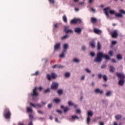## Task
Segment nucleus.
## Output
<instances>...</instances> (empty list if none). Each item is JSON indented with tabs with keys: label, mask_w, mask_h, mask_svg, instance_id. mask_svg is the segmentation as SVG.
I'll use <instances>...</instances> for the list:
<instances>
[{
	"label": "nucleus",
	"mask_w": 125,
	"mask_h": 125,
	"mask_svg": "<svg viewBox=\"0 0 125 125\" xmlns=\"http://www.w3.org/2000/svg\"><path fill=\"white\" fill-rule=\"evenodd\" d=\"M102 58H105L106 60L110 59V57L108 55H105L102 52H99L97 54V57L94 60V62H98V63H101L102 62Z\"/></svg>",
	"instance_id": "obj_1"
},
{
	"label": "nucleus",
	"mask_w": 125,
	"mask_h": 125,
	"mask_svg": "<svg viewBox=\"0 0 125 125\" xmlns=\"http://www.w3.org/2000/svg\"><path fill=\"white\" fill-rule=\"evenodd\" d=\"M116 76L118 78H120V81L118 82L119 85H124L125 83V75L123 73H116Z\"/></svg>",
	"instance_id": "obj_2"
},
{
	"label": "nucleus",
	"mask_w": 125,
	"mask_h": 125,
	"mask_svg": "<svg viewBox=\"0 0 125 125\" xmlns=\"http://www.w3.org/2000/svg\"><path fill=\"white\" fill-rule=\"evenodd\" d=\"M3 116L6 120H9L10 117H11V112L9 109L5 108L3 112Z\"/></svg>",
	"instance_id": "obj_3"
},
{
	"label": "nucleus",
	"mask_w": 125,
	"mask_h": 125,
	"mask_svg": "<svg viewBox=\"0 0 125 125\" xmlns=\"http://www.w3.org/2000/svg\"><path fill=\"white\" fill-rule=\"evenodd\" d=\"M57 77V76L54 73H52L51 76L49 74H47L46 76L47 79L48 80V81L51 80V79H56Z\"/></svg>",
	"instance_id": "obj_4"
},
{
	"label": "nucleus",
	"mask_w": 125,
	"mask_h": 125,
	"mask_svg": "<svg viewBox=\"0 0 125 125\" xmlns=\"http://www.w3.org/2000/svg\"><path fill=\"white\" fill-rule=\"evenodd\" d=\"M82 20L80 19H74L70 21V24H77V23H81Z\"/></svg>",
	"instance_id": "obj_5"
},
{
	"label": "nucleus",
	"mask_w": 125,
	"mask_h": 125,
	"mask_svg": "<svg viewBox=\"0 0 125 125\" xmlns=\"http://www.w3.org/2000/svg\"><path fill=\"white\" fill-rule=\"evenodd\" d=\"M58 83L56 82H53L51 86V88L52 89H57V88H58Z\"/></svg>",
	"instance_id": "obj_6"
},
{
	"label": "nucleus",
	"mask_w": 125,
	"mask_h": 125,
	"mask_svg": "<svg viewBox=\"0 0 125 125\" xmlns=\"http://www.w3.org/2000/svg\"><path fill=\"white\" fill-rule=\"evenodd\" d=\"M31 96H38L39 95V93L37 92V87H35V88L33 90V92L31 94Z\"/></svg>",
	"instance_id": "obj_7"
},
{
	"label": "nucleus",
	"mask_w": 125,
	"mask_h": 125,
	"mask_svg": "<svg viewBox=\"0 0 125 125\" xmlns=\"http://www.w3.org/2000/svg\"><path fill=\"white\" fill-rule=\"evenodd\" d=\"M64 30L65 33H66V34H69V33H73L72 30L69 29V26L64 27Z\"/></svg>",
	"instance_id": "obj_8"
},
{
	"label": "nucleus",
	"mask_w": 125,
	"mask_h": 125,
	"mask_svg": "<svg viewBox=\"0 0 125 125\" xmlns=\"http://www.w3.org/2000/svg\"><path fill=\"white\" fill-rule=\"evenodd\" d=\"M61 46V44H60V43H56L55 45H54V50H58V49L60 48Z\"/></svg>",
	"instance_id": "obj_9"
},
{
	"label": "nucleus",
	"mask_w": 125,
	"mask_h": 125,
	"mask_svg": "<svg viewBox=\"0 0 125 125\" xmlns=\"http://www.w3.org/2000/svg\"><path fill=\"white\" fill-rule=\"evenodd\" d=\"M104 13L106 17H109V13H108V10H110V7H107L104 9Z\"/></svg>",
	"instance_id": "obj_10"
},
{
	"label": "nucleus",
	"mask_w": 125,
	"mask_h": 125,
	"mask_svg": "<svg viewBox=\"0 0 125 125\" xmlns=\"http://www.w3.org/2000/svg\"><path fill=\"white\" fill-rule=\"evenodd\" d=\"M74 31L77 34H81V33H82V28L80 27L75 28L74 29Z\"/></svg>",
	"instance_id": "obj_11"
},
{
	"label": "nucleus",
	"mask_w": 125,
	"mask_h": 125,
	"mask_svg": "<svg viewBox=\"0 0 125 125\" xmlns=\"http://www.w3.org/2000/svg\"><path fill=\"white\" fill-rule=\"evenodd\" d=\"M118 32L115 30L112 33H111V36L112 38H117L118 37Z\"/></svg>",
	"instance_id": "obj_12"
},
{
	"label": "nucleus",
	"mask_w": 125,
	"mask_h": 125,
	"mask_svg": "<svg viewBox=\"0 0 125 125\" xmlns=\"http://www.w3.org/2000/svg\"><path fill=\"white\" fill-rule=\"evenodd\" d=\"M68 47H69V46L67 45V44H64L63 46V51L66 52L67 49H68Z\"/></svg>",
	"instance_id": "obj_13"
},
{
	"label": "nucleus",
	"mask_w": 125,
	"mask_h": 125,
	"mask_svg": "<svg viewBox=\"0 0 125 125\" xmlns=\"http://www.w3.org/2000/svg\"><path fill=\"white\" fill-rule=\"evenodd\" d=\"M94 33H96V34H98V35H100V34H101V33H102V31H101V30H99L97 28H95L94 29Z\"/></svg>",
	"instance_id": "obj_14"
},
{
	"label": "nucleus",
	"mask_w": 125,
	"mask_h": 125,
	"mask_svg": "<svg viewBox=\"0 0 125 125\" xmlns=\"http://www.w3.org/2000/svg\"><path fill=\"white\" fill-rule=\"evenodd\" d=\"M95 92H96V93H100V94H102V93H103V90L99 89H96L95 90Z\"/></svg>",
	"instance_id": "obj_15"
},
{
	"label": "nucleus",
	"mask_w": 125,
	"mask_h": 125,
	"mask_svg": "<svg viewBox=\"0 0 125 125\" xmlns=\"http://www.w3.org/2000/svg\"><path fill=\"white\" fill-rule=\"evenodd\" d=\"M87 117H92L93 116V112H92L91 111H89L87 112Z\"/></svg>",
	"instance_id": "obj_16"
},
{
	"label": "nucleus",
	"mask_w": 125,
	"mask_h": 125,
	"mask_svg": "<svg viewBox=\"0 0 125 125\" xmlns=\"http://www.w3.org/2000/svg\"><path fill=\"white\" fill-rule=\"evenodd\" d=\"M97 49L98 50H100V49H101V44L99 42H97Z\"/></svg>",
	"instance_id": "obj_17"
},
{
	"label": "nucleus",
	"mask_w": 125,
	"mask_h": 125,
	"mask_svg": "<svg viewBox=\"0 0 125 125\" xmlns=\"http://www.w3.org/2000/svg\"><path fill=\"white\" fill-rule=\"evenodd\" d=\"M90 45L91 46V47L94 48V47H95V42L93 41L90 42Z\"/></svg>",
	"instance_id": "obj_18"
},
{
	"label": "nucleus",
	"mask_w": 125,
	"mask_h": 125,
	"mask_svg": "<svg viewBox=\"0 0 125 125\" xmlns=\"http://www.w3.org/2000/svg\"><path fill=\"white\" fill-rule=\"evenodd\" d=\"M97 20L94 18H92L91 19V22L94 24V23H96Z\"/></svg>",
	"instance_id": "obj_19"
},
{
	"label": "nucleus",
	"mask_w": 125,
	"mask_h": 125,
	"mask_svg": "<svg viewBox=\"0 0 125 125\" xmlns=\"http://www.w3.org/2000/svg\"><path fill=\"white\" fill-rule=\"evenodd\" d=\"M122 115L118 114L116 116H115V119L116 120H120L122 118Z\"/></svg>",
	"instance_id": "obj_20"
},
{
	"label": "nucleus",
	"mask_w": 125,
	"mask_h": 125,
	"mask_svg": "<svg viewBox=\"0 0 125 125\" xmlns=\"http://www.w3.org/2000/svg\"><path fill=\"white\" fill-rule=\"evenodd\" d=\"M63 21L64 22V23H67V17H66V15H64L62 17Z\"/></svg>",
	"instance_id": "obj_21"
},
{
	"label": "nucleus",
	"mask_w": 125,
	"mask_h": 125,
	"mask_svg": "<svg viewBox=\"0 0 125 125\" xmlns=\"http://www.w3.org/2000/svg\"><path fill=\"white\" fill-rule=\"evenodd\" d=\"M70 110V108L68 107H65L64 108V109H63V112L64 113H67V112H68V111H69Z\"/></svg>",
	"instance_id": "obj_22"
},
{
	"label": "nucleus",
	"mask_w": 125,
	"mask_h": 125,
	"mask_svg": "<svg viewBox=\"0 0 125 125\" xmlns=\"http://www.w3.org/2000/svg\"><path fill=\"white\" fill-rule=\"evenodd\" d=\"M53 102H55V103H56L57 104L58 103H59V102H60V99H55L53 100Z\"/></svg>",
	"instance_id": "obj_23"
},
{
	"label": "nucleus",
	"mask_w": 125,
	"mask_h": 125,
	"mask_svg": "<svg viewBox=\"0 0 125 125\" xmlns=\"http://www.w3.org/2000/svg\"><path fill=\"white\" fill-rule=\"evenodd\" d=\"M109 68H110V71L112 73H113V72L115 71V68L113 66H110Z\"/></svg>",
	"instance_id": "obj_24"
},
{
	"label": "nucleus",
	"mask_w": 125,
	"mask_h": 125,
	"mask_svg": "<svg viewBox=\"0 0 125 125\" xmlns=\"http://www.w3.org/2000/svg\"><path fill=\"white\" fill-rule=\"evenodd\" d=\"M27 112H28V113H30L31 112H33V109H32L31 107H28L27 108Z\"/></svg>",
	"instance_id": "obj_25"
},
{
	"label": "nucleus",
	"mask_w": 125,
	"mask_h": 125,
	"mask_svg": "<svg viewBox=\"0 0 125 125\" xmlns=\"http://www.w3.org/2000/svg\"><path fill=\"white\" fill-rule=\"evenodd\" d=\"M115 16L116 17H123V15L122 14H119V13H115Z\"/></svg>",
	"instance_id": "obj_26"
},
{
	"label": "nucleus",
	"mask_w": 125,
	"mask_h": 125,
	"mask_svg": "<svg viewBox=\"0 0 125 125\" xmlns=\"http://www.w3.org/2000/svg\"><path fill=\"white\" fill-rule=\"evenodd\" d=\"M117 58L118 59V60H122V59H123V57H122V55H118Z\"/></svg>",
	"instance_id": "obj_27"
},
{
	"label": "nucleus",
	"mask_w": 125,
	"mask_h": 125,
	"mask_svg": "<svg viewBox=\"0 0 125 125\" xmlns=\"http://www.w3.org/2000/svg\"><path fill=\"white\" fill-rule=\"evenodd\" d=\"M109 13L112 15H113V14H115L116 15V12L112 10L109 11Z\"/></svg>",
	"instance_id": "obj_28"
},
{
	"label": "nucleus",
	"mask_w": 125,
	"mask_h": 125,
	"mask_svg": "<svg viewBox=\"0 0 125 125\" xmlns=\"http://www.w3.org/2000/svg\"><path fill=\"white\" fill-rule=\"evenodd\" d=\"M112 92H111V91H108L106 92L105 94L106 96H110L111 95V94Z\"/></svg>",
	"instance_id": "obj_29"
},
{
	"label": "nucleus",
	"mask_w": 125,
	"mask_h": 125,
	"mask_svg": "<svg viewBox=\"0 0 125 125\" xmlns=\"http://www.w3.org/2000/svg\"><path fill=\"white\" fill-rule=\"evenodd\" d=\"M86 122L87 125H89V123L90 122V117L87 116Z\"/></svg>",
	"instance_id": "obj_30"
},
{
	"label": "nucleus",
	"mask_w": 125,
	"mask_h": 125,
	"mask_svg": "<svg viewBox=\"0 0 125 125\" xmlns=\"http://www.w3.org/2000/svg\"><path fill=\"white\" fill-rule=\"evenodd\" d=\"M65 52H64V51H62V54L61 55H60V57H62V58L64 57V55Z\"/></svg>",
	"instance_id": "obj_31"
},
{
	"label": "nucleus",
	"mask_w": 125,
	"mask_h": 125,
	"mask_svg": "<svg viewBox=\"0 0 125 125\" xmlns=\"http://www.w3.org/2000/svg\"><path fill=\"white\" fill-rule=\"evenodd\" d=\"M103 80L105 81V82H106V81L108 80V78H107V76L106 75H104L103 76Z\"/></svg>",
	"instance_id": "obj_32"
},
{
	"label": "nucleus",
	"mask_w": 125,
	"mask_h": 125,
	"mask_svg": "<svg viewBox=\"0 0 125 125\" xmlns=\"http://www.w3.org/2000/svg\"><path fill=\"white\" fill-rule=\"evenodd\" d=\"M70 76V73L67 72L65 74V78H69V77Z\"/></svg>",
	"instance_id": "obj_33"
},
{
	"label": "nucleus",
	"mask_w": 125,
	"mask_h": 125,
	"mask_svg": "<svg viewBox=\"0 0 125 125\" xmlns=\"http://www.w3.org/2000/svg\"><path fill=\"white\" fill-rule=\"evenodd\" d=\"M68 38V35H65L61 38V40L63 41V40H65V39H67Z\"/></svg>",
	"instance_id": "obj_34"
},
{
	"label": "nucleus",
	"mask_w": 125,
	"mask_h": 125,
	"mask_svg": "<svg viewBox=\"0 0 125 125\" xmlns=\"http://www.w3.org/2000/svg\"><path fill=\"white\" fill-rule=\"evenodd\" d=\"M68 106H74V103L71 101L68 102Z\"/></svg>",
	"instance_id": "obj_35"
},
{
	"label": "nucleus",
	"mask_w": 125,
	"mask_h": 125,
	"mask_svg": "<svg viewBox=\"0 0 125 125\" xmlns=\"http://www.w3.org/2000/svg\"><path fill=\"white\" fill-rule=\"evenodd\" d=\"M30 105L34 107V108H36L37 107V104H32V103H30Z\"/></svg>",
	"instance_id": "obj_36"
},
{
	"label": "nucleus",
	"mask_w": 125,
	"mask_h": 125,
	"mask_svg": "<svg viewBox=\"0 0 125 125\" xmlns=\"http://www.w3.org/2000/svg\"><path fill=\"white\" fill-rule=\"evenodd\" d=\"M108 53H109V55H110V56H113V55L114 54V52H113V51H109Z\"/></svg>",
	"instance_id": "obj_37"
},
{
	"label": "nucleus",
	"mask_w": 125,
	"mask_h": 125,
	"mask_svg": "<svg viewBox=\"0 0 125 125\" xmlns=\"http://www.w3.org/2000/svg\"><path fill=\"white\" fill-rule=\"evenodd\" d=\"M119 12L120 13H121V14H125V11H124V10H120Z\"/></svg>",
	"instance_id": "obj_38"
},
{
	"label": "nucleus",
	"mask_w": 125,
	"mask_h": 125,
	"mask_svg": "<svg viewBox=\"0 0 125 125\" xmlns=\"http://www.w3.org/2000/svg\"><path fill=\"white\" fill-rule=\"evenodd\" d=\"M72 119L73 120H75V119H79V117H78L76 115H73L72 116Z\"/></svg>",
	"instance_id": "obj_39"
},
{
	"label": "nucleus",
	"mask_w": 125,
	"mask_h": 125,
	"mask_svg": "<svg viewBox=\"0 0 125 125\" xmlns=\"http://www.w3.org/2000/svg\"><path fill=\"white\" fill-rule=\"evenodd\" d=\"M57 92L59 94H62L63 91L62 90H59Z\"/></svg>",
	"instance_id": "obj_40"
},
{
	"label": "nucleus",
	"mask_w": 125,
	"mask_h": 125,
	"mask_svg": "<svg viewBox=\"0 0 125 125\" xmlns=\"http://www.w3.org/2000/svg\"><path fill=\"white\" fill-rule=\"evenodd\" d=\"M73 61L75 62L76 63H79L80 62V60L77 59H74Z\"/></svg>",
	"instance_id": "obj_41"
},
{
	"label": "nucleus",
	"mask_w": 125,
	"mask_h": 125,
	"mask_svg": "<svg viewBox=\"0 0 125 125\" xmlns=\"http://www.w3.org/2000/svg\"><path fill=\"white\" fill-rule=\"evenodd\" d=\"M33 119H34V117L33 116V115L29 114V119L33 120Z\"/></svg>",
	"instance_id": "obj_42"
},
{
	"label": "nucleus",
	"mask_w": 125,
	"mask_h": 125,
	"mask_svg": "<svg viewBox=\"0 0 125 125\" xmlns=\"http://www.w3.org/2000/svg\"><path fill=\"white\" fill-rule=\"evenodd\" d=\"M58 27H59V26L58 25V24H57V23H55L54 25V28H58Z\"/></svg>",
	"instance_id": "obj_43"
},
{
	"label": "nucleus",
	"mask_w": 125,
	"mask_h": 125,
	"mask_svg": "<svg viewBox=\"0 0 125 125\" xmlns=\"http://www.w3.org/2000/svg\"><path fill=\"white\" fill-rule=\"evenodd\" d=\"M106 64H103L101 66V69H104V68H106Z\"/></svg>",
	"instance_id": "obj_44"
},
{
	"label": "nucleus",
	"mask_w": 125,
	"mask_h": 125,
	"mask_svg": "<svg viewBox=\"0 0 125 125\" xmlns=\"http://www.w3.org/2000/svg\"><path fill=\"white\" fill-rule=\"evenodd\" d=\"M37 107H39V108H42V105L39 104H37Z\"/></svg>",
	"instance_id": "obj_45"
},
{
	"label": "nucleus",
	"mask_w": 125,
	"mask_h": 125,
	"mask_svg": "<svg viewBox=\"0 0 125 125\" xmlns=\"http://www.w3.org/2000/svg\"><path fill=\"white\" fill-rule=\"evenodd\" d=\"M53 69H55V68H58V65L55 64L52 66Z\"/></svg>",
	"instance_id": "obj_46"
},
{
	"label": "nucleus",
	"mask_w": 125,
	"mask_h": 125,
	"mask_svg": "<svg viewBox=\"0 0 125 125\" xmlns=\"http://www.w3.org/2000/svg\"><path fill=\"white\" fill-rule=\"evenodd\" d=\"M90 55H91V56H92V57H93V56H94L95 55V54L94 52H91L90 53Z\"/></svg>",
	"instance_id": "obj_47"
},
{
	"label": "nucleus",
	"mask_w": 125,
	"mask_h": 125,
	"mask_svg": "<svg viewBox=\"0 0 125 125\" xmlns=\"http://www.w3.org/2000/svg\"><path fill=\"white\" fill-rule=\"evenodd\" d=\"M76 113H77V114H80V113H81V110H80V109H77V110H76Z\"/></svg>",
	"instance_id": "obj_48"
},
{
	"label": "nucleus",
	"mask_w": 125,
	"mask_h": 125,
	"mask_svg": "<svg viewBox=\"0 0 125 125\" xmlns=\"http://www.w3.org/2000/svg\"><path fill=\"white\" fill-rule=\"evenodd\" d=\"M112 44H117V41H112Z\"/></svg>",
	"instance_id": "obj_49"
},
{
	"label": "nucleus",
	"mask_w": 125,
	"mask_h": 125,
	"mask_svg": "<svg viewBox=\"0 0 125 125\" xmlns=\"http://www.w3.org/2000/svg\"><path fill=\"white\" fill-rule=\"evenodd\" d=\"M49 1L50 3H54V0H49Z\"/></svg>",
	"instance_id": "obj_50"
},
{
	"label": "nucleus",
	"mask_w": 125,
	"mask_h": 125,
	"mask_svg": "<svg viewBox=\"0 0 125 125\" xmlns=\"http://www.w3.org/2000/svg\"><path fill=\"white\" fill-rule=\"evenodd\" d=\"M85 70L86 72H87V73H90V70H89V69H88V68H86Z\"/></svg>",
	"instance_id": "obj_51"
},
{
	"label": "nucleus",
	"mask_w": 125,
	"mask_h": 125,
	"mask_svg": "<svg viewBox=\"0 0 125 125\" xmlns=\"http://www.w3.org/2000/svg\"><path fill=\"white\" fill-rule=\"evenodd\" d=\"M39 73L40 72L39 71H36L35 72V73L34 74H33V75H35V76H38V75H39Z\"/></svg>",
	"instance_id": "obj_52"
},
{
	"label": "nucleus",
	"mask_w": 125,
	"mask_h": 125,
	"mask_svg": "<svg viewBox=\"0 0 125 125\" xmlns=\"http://www.w3.org/2000/svg\"><path fill=\"white\" fill-rule=\"evenodd\" d=\"M51 107H52V104H48V108H51Z\"/></svg>",
	"instance_id": "obj_53"
},
{
	"label": "nucleus",
	"mask_w": 125,
	"mask_h": 125,
	"mask_svg": "<svg viewBox=\"0 0 125 125\" xmlns=\"http://www.w3.org/2000/svg\"><path fill=\"white\" fill-rule=\"evenodd\" d=\"M98 78H99V79H101V78H102V75H101V74H99V75H98Z\"/></svg>",
	"instance_id": "obj_54"
},
{
	"label": "nucleus",
	"mask_w": 125,
	"mask_h": 125,
	"mask_svg": "<svg viewBox=\"0 0 125 125\" xmlns=\"http://www.w3.org/2000/svg\"><path fill=\"white\" fill-rule=\"evenodd\" d=\"M45 93H46V92H49V89H47L44 91Z\"/></svg>",
	"instance_id": "obj_55"
},
{
	"label": "nucleus",
	"mask_w": 125,
	"mask_h": 125,
	"mask_svg": "<svg viewBox=\"0 0 125 125\" xmlns=\"http://www.w3.org/2000/svg\"><path fill=\"white\" fill-rule=\"evenodd\" d=\"M58 68H64V66L62 65H58Z\"/></svg>",
	"instance_id": "obj_56"
},
{
	"label": "nucleus",
	"mask_w": 125,
	"mask_h": 125,
	"mask_svg": "<svg viewBox=\"0 0 125 125\" xmlns=\"http://www.w3.org/2000/svg\"><path fill=\"white\" fill-rule=\"evenodd\" d=\"M38 113H39V114H43V113L42 111H41V110H38Z\"/></svg>",
	"instance_id": "obj_57"
},
{
	"label": "nucleus",
	"mask_w": 125,
	"mask_h": 125,
	"mask_svg": "<svg viewBox=\"0 0 125 125\" xmlns=\"http://www.w3.org/2000/svg\"><path fill=\"white\" fill-rule=\"evenodd\" d=\"M57 112L58 113H59L60 114H62V111H61V110H57Z\"/></svg>",
	"instance_id": "obj_58"
},
{
	"label": "nucleus",
	"mask_w": 125,
	"mask_h": 125,
	"mask_svg": "<svg viewBox=\"0 0 125 125\" xmlns=\"http://www.w3.org/2000/svg\"><path fill=\"white\" fill-rule=\"evenodd\" d=\"M41 103L42 105H45L46 104V103L43 102H42Z\"/></svg>",
	"instance_id": "obj_59"
},
{
	"label": "nucleus",
	"mask_w": 125,
	"mask_h": 125,
	"mask_svg": "<svg viewBox=\"0 0 125 125\" xmlns=\"http://www.w3.org/2000/svg\"><path fill=\"white\" fill-rule=\"evenodd\" d=\"M112 62H113V63H116V60L113 59L112 60Z\"/></svg>",
	"instance_id": "obj_60"
},
{
	"label": "nucleus",
	"mask_w": 125,
	"mask_h": 125,
	"mask_svg": "<svg viewBox=\"0 0 125 125\" xmlns=\"http://www.w3.org/2000/svg\"><path fill=\"white\" fill-rule=\"evenodd\" d=\"M82 49H83V50H85V46H83L82 47Z\"/></svg>",
	"instance_id": "obj_61"
},
{
	"label": "nucleus",
	"mask_w": 125,
	"mask_h": 125,
	"mask_svg": "<svg viewBox=\"0 0 125 125\" xmlns=\"http://www.w3.org/2000/svg\"><path fill=\"white\" fill-rule=\"evenodd\" d=\"M93 2V0H89V3H91Z\"/></svg>",
	"instance_id": "obj_62"
},
{
	"label": "nucleus",
	"mask_w": 125,
	"mask_h": 125,
	"mask_svg": "<svg viewBox=\"0 0 125 125\" xmlns=\"http://www.w3.org/2000/svg\"><path fill=\"white\" fill-rule=\"evenodd\" d=\"M61 108H62V109H63V110L65 109V107H64L63 105H61Z\"/></svg>",
	"instance_id": "obj_63"
},
{
	"label": "nucleus",
	"mask_w": 125,
	"mask_h": 125,
	"mask_svg": "<svg viewBox=\"0 0 125 125\" xmlns=\"http://www.w3.org/2000/svg\"><path fill=\"white\" fill-rule=\"evenodd\" d=\"M100 125H104V123H103V122H101V123H100Z\"/></svg>",
	"instance_id": "obj_64"
}]
</instances>
